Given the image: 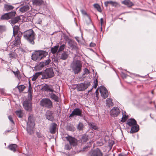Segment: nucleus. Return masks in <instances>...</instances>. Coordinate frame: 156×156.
Masks as SVG:
<instances>
[{
	"instance_id": "11",
	"label": "nucleus",
	"mask_w": 156,
	"mask_h": 156,
	"mask_svg": "<svg viewBox=\"0 0 156 156\" xmlns=\"http://www.w3.org/2000/svg\"><path fill=\"white\" fill-rule=\"evenodd\" d=\"M110 115L113 117H116L120 113L119 108L116 107L113 108L110 111Z\"/></svg>"
},
{
	"instance_id": "50",
	"label": "nucleus",
	"mask_w": 156,
	"mask_h": 156,
	"mask_svg": "<svg viewBox=\"0 0 156 156\" xmlns=\"http://www.w3.org/2000/svg\"><path fill=\"white\" fill-rule=\"evenodd\" d=\"M15 75L16 77L19 78L20 75V72L17 70V71L15 72Z\"/></svg>"
},
{
	"instance_id": "44",
	"label": "nucleus",
	"mask_w": 156,
	"mask_h": 156,
	"mask_svg": "<svg viewBox=\"0 0 156 156\" xmlns=\"http://www.w3.org/2000/svg\"><path fill=\"white\" fill-rule=\"evenodd\" d=\"M6 30L5 27L4 25H0V33H2Z\"/></svg>"
},
{
	"instance_id": "35",
	"label": "nucleus",
	"mask_w": 156,
	"mask_h": 156,
	"mask_svg": "<svg viewBox=\"0 0 156 156\" xmlns=\"http://www.w3.org/2000/svg\"><path fill=\"white\" fill-rule=\"evenodd\" d=\"M9 56L10 59L13 58H16V53L13 52H11L9 54Z\"/></svg>"
},
{
	"instance_id": "54",
	"label": "nucleus",
	"mask_w": 156,
	"mask_h": 156,
	"mask_svg": "<svg viewBox=\"0 0 156 156\" xmlns=\"http://www.w3.org/2000/svg\"><path fill=\"white\" fill-rule=\"evenodd\" d=\"M89 73V70L87 69V68H85L84 69V73L83 74V75H84L85 74H87Z\"/></svg>"
},
{
	"instance_id": "36",
	"label": "nucleus",
	"mask_w": 156,
	"mask_h": 156,
	"mask_svg": "<svg viewBox=\"0 0 156 156\" xmlns=\"http://www.w3.org/2000/svg\"><path fill=\"white\" fill-rule=\"evenodd\" d=\"M25 86L23 85H20L17 87V88L20 92L23 91L24 90L25 88Z\"/></svg>"
},
{
	"instance_id": "58",
	"label": "nucleus",
	"mask_w": 156,
	"mask_h": 156,
	"mask_svg": "<svg viewBox=\"0 0 156 156\" xmlns=\"http://www.w3.org/2000/svg\"><path fill=\"white\" fill-rule=\"evenodd\" d=\"M89 147H90L89 146H86L85 147H84L83 148V151H86V149H88Z\"/></svg>"
},
{
	"instance_id": "43",
	"label": "nucleus",
	"mask_w": 156,
	"mask_h": 156,
	"mask_svg": "<svg viewBox=\"0 0 156 156\" xmlns=\"http://www.w3.org/2000/svg\"><path fill=\"white\" fill-rule=\"evenodd\" d=\"M108 2V4H110L113 6H116L118 5V3L116 2H114L111 1Z\"/></svg>"
},
{
	"instance_id": "27",
	"label": "nucleus",
	"mask_w": 156,
	"mask_h": 156,
	"mask_svg": "<svg viewBox=\"0 0 156 156\" xmlns=\"http://www.w3.org/2000/svg\"><path fill=\"white\" fill-rule=\"evenodd\" d=\"M139 130V126L136 125L132 127L130 132L131 133H134L137 132Z\"/></svg>"
},
{
	"instance_id": "13",
	"label": "nucleus",
	"mask_w": 156,
	"mask_h": 156,
	"mask_svg": "<svg viewBox=\"0 0 156 156\" xmlns=\"http://www.w3.org/2000/svg\"><path fill=\"white\" fill-rule=\"evenodd\" d=\"M102 153L98 148H96L92 151L90 153V156H102Z\"/></svg>"
},
{
	"instance_id": "37",
	"label": "nucleus",
	"mask_w": 156,
	"mask_h": 156,
	"mask_svg": "<svg viewBox=\"0 0 156 156\" xmlns=\"http://www.w3.org/2000/svg\"><path fill=\"white\" fill-rule=\"evenodd\" d=\"M90 128L94 130L97 129H98V127L93 123H90L89 124Z\"/></svg>"
},
{
	"instance_id": "8",
	"label": "nucleus",
	"mask_w": 156,
	"mask_h": 156,
	"mask_svg": "<svg viewBox=\"0 0 156 156\" xmlns=\"http://www.w3.org/2000/svg\"><path fill=\"white\" fill-rule=\"evenodd\" d=\"M90 85L89 82H87L84 83H81L77 85V89L78 91H83L87 89Z\"/></svg>"
},
{
	"instance_id": "56",
	"label": "nucleus",
	"mask_w": 156,
	"mask_h": 156,
	"mask_svg": "<svg viewBox=\"0 0 156 156\" xmlns=\"http://www.w3.org/2000/svg\"><path fill=\"white\" fill-rule=\"evenodd\" d=\"M81 11L83 14L84 15H87V13L84 10L82 9L81 10Z\"/></svg>"
},
{
	"instance_id": "30",
	"label": "nucleus",
	"mask_w": 156,
	"mask_h": 156,
	"mask_svg": "<svg viewBox=\"0 0 156 156\" xmlns=\"http://www.w3.org/2000/svg\"><path fill=\"white\" fill-rule=\"evenodd\" d=\"M20 20V18L19 16L14 17L11 20V23L12 24H15L17 23Z\"/></svg>"
},
{
	"instance_id": "17",
	"label": "nucleus",
	"mask_w": 156,
	"mask_h": 156,
	"mask_svg": "<svg viewBox=\"0 0 156 156\" xmlns=\"http://www.w3.org/2000/svg\"><path fill=\"white\" fill-rule=\"evenodd\" d=\"M69 54L66 51H63L59 56L60 59L63 60H66L68 58Z\"/></svg>"
},
{
	"instance_id": "31",
	"label": "nucleus",
	"mask_w": 156,
	"mask_h": 156,
	"mask_svg": "<svg viewBox=\"0 0 156 156\" xmlns=\"http://www.w3.org/2000/svg\"><path fill=\"white\" fill-rule=\"evenodd\" d=\"M50 97L51 98L53 99L56 101H58V97L56 96L55 94L51 93L50 94Z\"/></svg>"
},
{
	"instance_id": "63",
	"label": "nucleus",
	"mask_w": 156,
	"mask_h": 156,
	"mask_svg": "<svg viewBox=\"0 0 156 156\" xmlns=\"http://www.w3.org/2000/svg\"><path fill=\"white\" fill-rule=\"evenodd\" d=\"M12 72H13V73H14V74H15V72L13 71Z\"/></svg>"
},
{
	"instance_id": "45",
	"label": "nucleus",
	"mask_w": 156,
	"mask_h": 156,
	"mask_svg": "<svg viewBox=\"0 0 156 156\" xmlns=\"http://www.w3.org/2000/svg\"><path fill=\"white\" fill-rule=\"evenodd\" d=\"M94 85L93 86V87L95 88H96L98 85V81L96 79L94 80Z\"/></svg>"
},
{
	"instance_id": "49",
	"label": "nucleus",
	"mask_w": 156,
	"mask_h": 156,
	"mask_svg": "<svg viewBox=\"0 0 156 156\" xmlns=\"http://www.w3.org/2000/svg\"><path fill=\"white\" fill-rule=\"evenodd\" d=\"M51 61V60L50 59H48L47 60H46L45 61V62H44V63L45 66H46L47 65H48L50 62Z\"/></svg>"
},
{
	"instance_id": "7",
	"label": "nucleus",
	"mask_w": 156,
	"mask_h": 156,
	"mask_svg": "<svg viewBox=\"0 0 156 156\" xmlns=\"http://www.w3.org/2000/svg\"><path fill=\"white\" fill-rule=\"evenodd\" d=\"M31 99L25 100L23 103V105L25 109L27 111H30L32 109Z\"/></svg>"
},
{
	"instance_id": "33",
	"label": "nucleus",
	"mask_w": 156,
	"mask_h": 156,
	"mask_svg": "<svg viewBox=\"0 0 156 156\" xmlns=\"http://www.w3.org/2000/svg\"><path fill=\"white\" fill-rule=\"evenodd\" d=\"M84 127V125L83 123L81 122H80L77 126V128L79 130H82L83 129Z\"/></svg>"
},
{
	"instance_id": "22",
	"label": "nucleus",
	"mask_w": 156,
	"mask_h": 156,
	"mask_svg": "<svg viewBox=\"0 0 156 156\" xmlns=\"http://www.w3.org/2000/svg\"><path fill=\"white\" fill-rule=\"evenodd\" d=\"M122 4L127 5L128 7H131L134 5L129 0H125L122 2Z\"/></svg>"
},
{
	"instance_id": "15",
	"label": "nucleus",
	"mask_w": 156,
	"mask_h": 156,
	"mask_svg": "<svg viewBox=\"0 0 156 156\" xmlns=\"http://www.w3.org/2000/svg\"><path fill=\"white\" fill-rule=\"evenodd\" d=\"M43 90L46 91L53 92L54 91L52 86L51 85H48L47 84L44 85L42 87Z\"/></svg>"
},
{
	"instance_id": "32",
	"label": "nucleus",
	"mask_w": 156,
	"mask_h": 156,
	"mask_svg": "<svg viewBox=\"0 0 156 156\" xmlns=\"http://www.w3.org/2000/svg\"><path fill=\"white\" fill-rule=\"evenodd\" d=\"M128 115H126V112H122V117L121 121L123 122H125L126 120L128 118Z\"/></svg>"
},
{
	"instance_id": "42",
	"label": "nucleus",
	"mask_w": 156,
	"mask_h": 156,
	"mask_svg": "<svg viewBox=\"0 0 156 156\" xmlns=\"http://www.w3.org/2000/svg\"><path fill=\"white\" fill-rule=\"evenodd\" d=\"M66 47V45L64 44H63L61 45L59 47V48H58V53L59 52L61 51H63L64 48Z\"/></svg>"
},
{
	"instance_id": "3",
	"label": "nucleus",
	"mask_w": 156,
	"mask_h": 156,
	"mask_svg": "<svg viewBox=\"0 0 156 156\" xmlns=\"http://www.w3.org/2000/svg\"><path fill=\"white\" fill-rule=\"evenodd\" d=\"M48 55L46 51H39L35 52L32 55V58L34 61H39Z\"/></svg>"
},
{
	"instance_id": "4",
	"label": "nucleus",
	"mask_w": 156,
	"mask_h": 156,
	"mask_svg": "<svg viewBox=\"0 0 156 156\" xmlns=\"http://www.w3.org/2000/svg\"><path fill=\"white\" fill-rule=\"evenodd\" d=\"M27 130L30 135L33 133V128L35 125L34 119L32 116H29L28 118V121L27 123Z\"/></svg>"
},
{
	"instance_id": "38",
	"label": "nucleus",
	"mask_w": 156,
	"mask_h": 156,
	"mask_svg": "<svg viewBox=\"0 0 156 156\" xmlns=\"http://www.w3.org/2000/svg\"><path fill=\"white\" fill-rule=\"evenodd\" d=\"M41 74V73H36L35 75L33 76V78H32V81H35Z\"/></svg>"
},
{
	"instance_id": "24",
	"label": "nucleus",
	"mask_w": 156,
	"mask_h": 156,
	"mask_svg": "<svg viewBox=\"0 0 156 156\" xmlns=\"http://www.w3.org/2000/svg\"><path fill=\"white\" fill-rule=\"evenodd\" d=\"M30 9V7L28 5L23 6L20 9V11L22 12H24L28 11Z\"/></svg>"
},
{
	"instance_id": "34",
	"label": "nucleus",
	"mask_w": 156,
	"mask_h": 156,
	"mask_svg": "<svg viewBox=\"0 0 156 156\" xmlns=\"http://www.w3.org/2000/svg\"><path fill=\"white\" fill-rule=\"evenodd\" d=\"M17 147V145L15 144H12L10 145L9 146V149L11 151L15 152L16 151V148Z\"/></svg>"
},
{
	"instance_id": "21",
	"label": "nucleus",
	"mask_w": 156,
	"mask_h": 156,
	"mask_svg": "<svg viewBox=\"0 0 156 156\" xmlns=\"http://www.w3.org/2000/svg\"><path fill=\"white\" fill-rule=\"evenodd\" d=\"M57 125L55 123L52 124L50 128V132L52 134L55 133L56 130Z\"/></svg>"
},
{
	"instance_id": "6",
	"label": "nucleus",
	"mask_w": 156,
	"mask_h": 156,
	"mask_svg": "<svg viewBox=\"0 0 156 156\" xmlns=\"http://www.w3.org/2000/svg\"><path fill=\"white\" fill-rule=\"evenodd\" d=\"M22 36V33H19L17 35V36L14 37L15 39L10 44L9 46L10 48H13L15 47H20L21 44L20 39Z\"/></svg>"
},
{
	"instance_id": "39",
	"label": "nucleus",
	"mask_w": 156,
	"mask_h": 156,
	"mask_svg": "<svg viewBox=\"0 0 156 156\" xmlns=\"http://www.w3.org/2000/svg\"><path fill=\"white\" fill-rule=\"evenodd\" d=\"M94 7L97 9V10L99 12H101V9L100 6L97 4H95L94 5Z\"/></svg>"
},
{
	"instance_id": "26",
	"label": "nucleus",
	"mask_w": 156,
	"mask_h": 156,
	"mask_svg": "<svg viewBox=\"0 0 156 156\" xmlns=\"http://www.w3.org/2000/svg\"><path fill=\"white\" fill-rule=\"evenodd\" d=\"M33 3L34 5L40 6L44 3L42 0H33Z\"/></svg>"
},
{
	"instance_id": "64",
	"label": "nucleus",
	"mask_w": 156,
	"mask_h": 156,
	"mask_svg": "<svg viewBox=\"0 0 156 156\" xmlns=\"http://www.w3.org/2000/svg\"><path fill=\"white\" fill-rule=\"evenodd\" d=\"M151 93H152V94H153V91H152Z\"/></svg>"
},
{
	"instance_id": "5",
	"label": "nucleus",
	"mask_w": 156,
	"mask_h": 156,
	"mask_svg": "<svg viewBox=\"0 0 156 156\" xmlns=\"http://www.w3.org/2000/svg\"><path fill=\"white\" fill-rule=\"evenodd\" d=\"M40 105L41 106L48 109L51 108L53 107L51 101L48 98L41 99L40 101Z\"/></svg>"
},
{
	"instance_id": "12",
	"label": "nucleus",
	"mask_w": 156,
	"mask_h": 156,
	"mask_svg": "<svg viewBox=\"0 0 156 156\" xmlns=\"http://www.w3.org/2000/svg\"><path fill=\"white\" fill-rule=\"evenodd\" d=\"M100 91L101 95L104 98H107L108 95V92L105 87H101L100 89Z\"/></svg>"
},
{
	"instance_id": "46",
	"label": "nucleus",
	"mask_w": 156,
	"mask_h": 156,
	"mask_svg": "<svg viewBox=\"0 0 156 156\" xmlns=\"http://www.w3.org/2000/svg\"><path fill=\"white\" fill-rule=\"evenodd\" d=\"M45 66L44 64V62H41L37 66V67L41 69Z\"/></svg>"
},
{
	"instance_id": "10",
	"label": "nucleus",
	"mask_w": 156,
	"mask_h": 156,
	"mask_svg": "<svg viewBox=\"0 0 156 156\" xmlns=\"http://www.w3.org/2000/svg\"><path fill=\"white\" fill-rule=\"evenodd\" d=\"M16 12H15L5 13L1 16L0 19L2 20H9L12 17L14 16Z\"/></svg>"
},
{
	"instance_id": "18",
	"label": "nucleus",
	"mask_w": 156,
	"mask_h": 156,
	"mask_svg": "<svg viewBox=\"0 0 156 156\" xmlns=\"http://www.w3.org/2000/svg\"><path fill=\"white\" fill-rule=\"evenodd\" d=\"M46 118L48 120L53 121L54 118L53 116V113L51 111H48L46 113Z\"/></svg>"
},
{
	"instance_id": "14",
	"label": "nucleus",
	"mask_w": 156,
	"mask_h": 156,
	"mask_svg": "<svg viewBox=\"0 0 156 156\" xmlns=\"http://www.w3.org/2000/svg\"><path fill=\"white\" fill-rule=\"evenodd\" d=\"M45 75L47 79L53 77L54 75V73L52 70L50 69H47L45 73Z\"/></svg>"
},
{
	"instance_id": "2",
	"label": "nucleus",
	"mask_w": 156,
	"mask_h": 156,
	"mask_svg": "<svg viewBox=\"0 0 156 156\" xmlns=\"http://www.w3.org/2000/svg\"><path fill=\"white\" fill-rule=\"evenodd\" d=\"M82 63L80 60L73 61L70 64V68L75 74L80 73L82 71Z\"/></svg>"
},
{
	"instance_id": "52",
	"label": "nucleus",
	"mask_w": 156,
	"mask_h": 156,
	"mask_svg": "<svg viewBox=\"0 0 156 156\" xmlns=\"http://www.w3.org/2000/svg\"><path fill=\"white\" fill-rule=\"evenodd\" d=\"M72 49H75V50H77L78 48L77 47V45L76 43L74 44V45H73V46H72Z\"/></svg>"
},
{
	"instance_id": "60",
	"label": "nucleus",
	"mask_w": 156,
	"mask_h": 156,
	"mask_svg": "<svg viewBox=\"0 0 156 156\" xmlns=\"http://www.w3.org/2000/svg\"><path fill=\"white\" fill-rule=\"evenodd\" d=\"M100 21H101V25L102 26L103 24V18H101L100 19Z\"/></svg>"
},
{
	"instance_id": "48",
	"label": "nucleus",
	"mask_w": 156,
	"mask_h": 156,
	"mask_svg": "<svg viewBox=\"0 0 156 156\" xmlns=\"http://www.w3.org/2000/svg\"><path fill=\"white\" fill-rule=\"evenodd\" d=\"M74 41L72 40L69 39L68 40V44L69 46L70 47L72 46Z\"/></svg>"
},
{
	"instance_id": "55",
	"label": "nucleus",
	"mask_w": 156,
	"mask_h": 156,
	"mask_svg": "<svg viewBox=\"0 0 156 156\" xmlns=\"http://www.w3.org/2000/svg\"><path fill=\"white\" fill-rule=\"evenodd\" d=\"M28 91L30 93V97H31V92H32V88H29Z\"/></svg>"
},
{
	"instance_id": "47",
	"label": "nucleus",
	"mask_w": 156,
	"mask_h": 156,
	"mask_svg": "<svg viewBox=\"0 0 156 156\" xmlns=\"http://www.w3.org/2000/svg\"><path fill=\"white\" fill-rule=\"evenodd\" d=\"M71 145H71L70 144L69 145L68 144H66L65 145V149L67 150H69L71 148Z\"/></svg>"
},
{
	"instance_id": "53",
	"label": "nucleus",
	"mask_w": 156,
	"mask_h": 156,
	"mask_svg": "<svg viewBox=\"0 0 156 156\" xmlns=\"http://www.w3.org/2000/svg\"><path fill=\"white\" fill-rule=\"evenodd\" d=\"M8 118L9 120L11 121V122L13 123V124H14V122L12 119V117L11 116L9 115L8 116Z\"/></svg>"
},
{
	"instance_id": "19",
	"label": "nucleus",
	"mask_w": 156,
	"mask_h": 156,
	"mask_svg": "<svg viewBox=\"0 0 156 156\" xmlns=\"http://www.w3.org/2000/svg\"><path fill=\"white\" fill-rule=\"evenodd\" d=\"M127 124L132 127L136 125V122L134 119H131L128 120Z\"/></svg>"
},
{
	"instance_id": "41",
	"label": "nucleus",
	"mask_w": 156,
	"mask_h": 156,
	"mask_svg": "<svg viewBox=\"0 0 156 156\" xmlns=\"http://www.w3.org/2000/svg\"><path fill=\"white\" fill-rule=\"evenodd\" d=\"M88 140V136L86 135H83L82 136V140L83 142H86Z\"/></svg>"
},
{
	"instance_id": "51",
	"label": "nucleus",
	"mask_w": 156,
	"mask_h": 156,
	"mask_svg": "<svg viewBox=\"0 0 156 156\" xmlns=\"http://www.w3.org/2000/svg\"><path fill=\"white\" fill-rule=\"evenodd\" d=\"M91 20L89 17H88L86 19V23L87 24H89L91 23Z\"/></svg>"
},
{
	"instance_id": "20",
	"label": "nucleus",
	"mask_w": 156,
	"mask_h": 156,
	"mask_svg": "<svg viewBox=\"0 0 156 156\" xmlns=\"http://www.w3.org/2000/svg\"><path fill=\"white\" fill-rule=\"evenodd\" d=\"M19 27L18 26H15L13 27V35L14 37L17 36V35L19 33H21L19 32Z\"/></svg>"
},
{
	"instance_id": "1",
	"label": "nucleus",
	"mask_w": 156,
	"mask_h": 156,
	"mask_svg": "<svg viewBox=\"0 0 156 156\" xmlns=\"http://www.w3.org/2000/svg\"><path fill=\"white\" fill-rule=\"evenodd\" d=\"M36 34L32 29L26 31L23 33V36L24 38L30 44L34 45L35 44Z\"/></svg>"
},
{
	"instance_id": "62",
	"label": "nucleus",
	"mask_w": 156,
	"mask_h": 156,
	"mask_svg": "<svg viewBox=\"0 0 156 156\" xmlns=\"http://www.w3.org/2000/svg\"><path fill=\"white\" fill-rule=\"evenodd\" d=\"M32 88L31 86V85H30V83H29V88Z\"/></svg>"
},
{
	"instance_id": "59",
	"label": "nucleus",
	"mask_w": 156,
	"mask_h": 156,
	"mask_svg": "<svg viewBox=\"0 0 156 156\" xmlns=\"http://www.w3.org/2000/svg\"><path fill=\"white\" fill-rule=\"evenodd\" d=\"M108 1L105 2V6L106 7H107L108 6Z\"/></svg>"
},
{
	"instance_id": "61",
	"label": "nucleus",
	"mask_w": 156,
	"mask_h": 156,
	"mask_svg": "<svg viewBox=\"0 0 156 156\" xmlns=\"http://www.w3.org/2000/svg\"><path fill=\"white\" fill-rule=\"evenodd\" d=\"M76 43L74 41L73 44H72V45L70 47V48H72V46H73V45H74V44H76Z\"/></svg>"
},
{
	"instance_id": "40",
	"label": "nucleus",
	"mask_w": 156,
	"mask_h": 156,
	"mask_svg": "<svg viewBox=\"0 0 156 156\" xmlns=\"http://www.w3.org/2000/svg\"><path fill=\"white\" fill-rule=\"evenodd\" d=\"M16 114L17 116L20 118H21L23 116V113L22 111L20 110L19 111H17L16 112Z\"/></svg>"
},
{
	"instance_id": "23",
	"label": "nucleus",
	"mask_w": 156,
	"mask_h": 156,
	"mask_svg": "<svg viewBox=\"0 0 156 156\" xmlns=\"http://www.w3.org/2000/svg\"><path fill=\"white\" fill-rule=\"evenodd\" d=\"M36 134L37 137L38 138V141H43L44 139V137L41 133L36 132Z\"/></svg>"
},
{
	"instance_id": "29",
	"label": "nucleus",
	"mask_w": 156,
	"mask_h": 156,
	"mask_svg": "<svg viewBox=\"0 0 156 156\" xmlns=\"http://www.w3.org/2000/svg\"><path fill=\"white\" fill-rule=\"evenodd\" d=\"M59 46L58 45L55 46L51 48V51L53 54H55L57 52H58V48Z\"/></svg>"
},
{
	"instance_id": "28",
	"label": "nucleus",
	"mask_w": 156,
	"mask_h": 156,
	"mask_svg": "<svg viewBox=\"0 0 156 156\" xmlns=\"http://www.w3.org/2000/svg\"><path fill=\"white\" fill-rule=\"evenodd\" d=\"M4 8L5 10L8 11L13 9L14 7L12 5L6 4L4 5Z\"/></svg>"
},
{
	"instance_id": "57",
	"label": "nucleus",
	"mask_w": 156,
	"mask_h": 156,
	"mask_svg": "<svg viewBox=\"0 0 156 156\" xmlns=\"http://www.w3.org/2000/svg\"><path fill=\"white\" fill-rule=\"evenodd\" d=\"M96 44L94 43H91L90 44V46L91 47H94L95 46Z\"/></svg>"
},
{
	"instance_id": "16",
	"label": "nucleus",
	"mask_w": 156,
	"mask_h": 156,
	"mask_svg": "<svg viewBox=\"0 0 156 156\" xmlns=\"http://www.w3.org/2000/svg\"><path fill=\"white\" fill-rule=\"evenodd\" d=\"M66 138L68 141L69 142L71 145L74 146L75 145L76 143V140L70 136H68L66 137Z\"/></svg>"
},
{
	"instance_id": "25",
	"label": "nucleus",
	"mask_w": 156,
	"mask_h": 156,
	"mask_svg": "<svg viewBox=\"0 0 156 156\" xmlns=\"http://www.w3.org/2000/svg\"><path fill=\"white\" fill-rule=\"evenodd\" d=\"M112 100L111 98H108L106 101V106L110 107L113 106V104L112 102Z\"/></svg>"
},
{
	"instance_id": "9",
	"label": "nucleus",
	"mask_w": 156,
	"mask_h": 156,
	"mask_svg": "<svg viewBox=\"0 0 156 156\" xmlns=\"http://www.w3.org/2000/svg\"><path fill=\"white\" fill-rule=\"evenodd\" d=\"M82 110L79 108H75L70 114L69 117H72L74 116H82Z\"/></svg>"
}]
</instances>
